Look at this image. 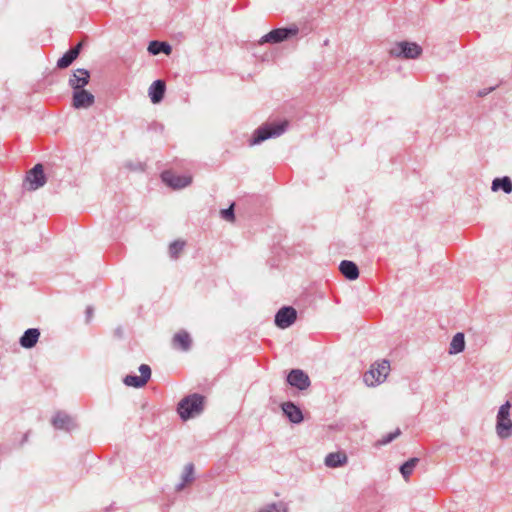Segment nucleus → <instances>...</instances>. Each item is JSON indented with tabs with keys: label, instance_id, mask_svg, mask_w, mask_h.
Listing matches in <instances>:
<instances>
[{
	"label": "nucleus",
	"instance_id": "nucleus-24",
	"mask_svg": "<svg viewBox=\"0 0 512 512\" xmlns=\"http://www.w3.org/2000/svg\"><path fill=\"white\" fill-rule=\"evenodd\" d=\"M148 51L152 55H157L159 53H165L168 55L171 53V46L166 42L151 41L148 46Z\"/></svg>",
	"mask_w": 512,
	"mask_h": 512
},
{
	"label": "nucleus",
	"instance_id": "nucleus-1",
	"mask_svg": "<svg viewBox=\"0 0 512 512\" xmlns=\"http://www.w3.org/2000/svg\"><path fill=\"white\" fill-rule=\"evenodd\" d=\"M205 397L198 393L184 397L177 406V412L184 421L199 416L204 410Z\"/></svg>",
	"mask_w": 512,
	"mask_h": 512
},
{
	"label": "nucleus",
	"instance_id": "nucleus-32",
	"mask_svg": "<svg viewBox=\"0 0 512 512\" xmlns=\"http://www.w3.org/2000/svg\"><path fill=\"white\" fill-rule=\"evenodd\" d=\"M115 335L117 337H122V334H123V331H122V328L118 327L116 330H115Z\"/></svg>",
	"mask_w": 512,
	"mask_h": 512
},
{
	"label": "nucleus",
	"instance_id": "nucleus-33",
	"mask_svg": "<svg viewBox=\"0 0 512 512\" xmlns=\"http://www.w3.org/2000/svg\"><path fill=\"white\" fill-rule=\"evenodd\" d=\"M492 90H493V88H490L488 91H486V90H485V91H480V92H479V96L487 95V94H488V92H490V91H492Z\"/></svg>",
	"mask_w": 512,
	"mask_h": 512
},
{
	"label": "nucleus",
	"instance_id": "nucleus-13",
	"mask_svg": "<svg viewBox=\"0 0 512 512\" xmlns=\"http://www.w3.org/2000/svg\"><path fill=\"white\" fill-rule=\"evenodd\" d=\"M52 425L55 429L71 431L76 427L74 419L65 412L58 411L52 418Z\"/></svg>",
	"mask_w": 512,
	"mask_h": 512
},
{
	"label": "nucleus",
	"instance_id": "nucleus-2",
	"mask_svg": "<svg viewBox=\"0 0 512 512\" xmlns=\"http://www.w3.org/2000/svg\"><path fill=\"white\" fill-rule=\"evenodd\" d=\"M511 403L506 401L499 407L496 416L495 431L497 436L504 440L512 436V419L510 417Z\"/></svg>",
	"mask_w": 512,
	"mask_h": 512
},
{
	"label": "nucleus",
	"instance_id": "nucleus-4",
	"mask_svg": "<svg viewBox=\"0 0 512 512\" xmlns=\"http://www.w3.org/2000/svg\"><path fill=\"white\" fill-rule=\"evenodd\" d=\"M390 370V364L387 360L376 363L364 374L363 380L368 386L378 385L386 379Z\"/></svg>",
	"mask_w": 512,
	"mask_h": 512
},
{
	"label": "nucleus",
	"instance_id": "nucleus-28",
	"mask_svg": "<svg viewBox=\"0 0 512 512\" xmlns=\"http://www.w3.org/2000/svg\"><path fill=\"white\" fill-rule=\"evenodd\" d=\"M185 247V242L181 240L173 241L169 246V254L173 259H177L180 253L183 251Z\"/></svg>",
	"mask_w": 512,
	"mask_h": 512
},
{
	"label": "nucleus",
	"instance_id": "nucleus-25",
	"mask_svg": "<svg viewBox=\"0 0 512 512\" xmlns=\"http://www.w3.org/2000/svg\"><path fill=\"white\" fill-rule=\"evenodd\" d=\"M194 479V465L192 463H188L182 474V481L176 486L177 491H181L187 483L192 482Z\"/></svg>",
	"mask_w": 512,
	"mask_h": 512
},
{
	"label": "nucleus",
	"instance_id": "nucleus-8",
	"mask_svg": "<svg viewBox=\"0 0 512 512\" xmlns=\"http://www.w3.org/2000/svg\"><path fill=\"white\" fill-rule=\"evenodd\" d=\"M297 318L296 310L291 306H284L275 315V324L281 329L290 327Z\"/></svg>",
	"mask_w": 512,
	"mask_h": 512
},
{
	"label": "nucleus",
	"instance_id": "nucleus-22",
	"mask_svg": "<svg viewBox=\"0 0 512 512\" xmlns=\"http://www.w3.org/2000/svg\"><path fill=\"white\" fill-rule=\"evenodd\" d=\"M491 189L493 191L502 190L504 193L510 194L512 192V181L507 176L495 178L492 182Z\"/></svg>",
	"mask_w": 512,
	"mask_h": 512
},
{
	"label": "nucleus",
	"instance_id": "nucleus-18",
	"mask_svg": "<svg viewBox=\"0 0 512 512\" xmlns=\"http://www.w3.org/2000/svg\"><path fill=\"white\" fill-rule=\"evenodd\" d=\"M40 336V331L36 328L27 329L21 336L19 343L23 348H32L36 345Z\"/></svg>",
	"mask_w": 512,
	"mask_h": 512
},
{
	"label": "nucleus",
	"instance_id": "nucleus-23",
	"mask_svg": "<svg viewBox=\"0 0 512 512\" xmlns=\"http://www.w3.org/2000/svg\"><path fill=\"white\" fill-rule=\"evenodd\" d=\"M465 349V340L464 334L459 332L456 333L449 346V354H458L461 353Z\"/></svg>",
	"mask_w": 512,
	"mask_h": 512
},
{
	"label": "nucleus",
	"instance_id": "nucleus-20",
	"mask_svg": "<svg viewBox=\"0 0 512 512\" xmlns=\"http://www.w3.org/2000/svg\"><path fill=\"white\" fill-rule=\"evenodd\" d=\"M348 461V457L344 452H333L329 453L325 457V465L331 468H337L345 465Z\"/></svg>",
	"mask_w": 512,
	"mask_h": 512
},
{
	"label": "nucleus",
	"instance_id": "nucleus-6",
	"mask_svg": "<svg viewBox=\"0 0 512 512\" xmlns=\"http://www.w3.org/2000/svg\"><path fill=\"white\" fill-rule=\"evenodd\" d=\"M299 32V29L296 25L285 28H277L271 30L269 33L265 34L259 40V44L271 43L277 44L281 43L293 36H296Z\"/></svg>",
	"mask_w": 512,
	"mask_h": 512
},
{
	"label": "nucleus",
	"instance_id": "nucleus-11",
	"mask_svg": "<svg viewBox=\"0 0 512 512\" xmlns=\"http://www.w3.org/2000/svg\"><path fill=\"white\" fill-rule=\"evenodd\" d=\"M287 382L299 390H305L311 384L309 376L301 369L291 370L287 376Z\"/></svg>",
	"mask_w": 512,
	"mask_h": 512
},
{
	"label": "nucleus",
	"instance_id": "nucleus-21",
	"mask_svg": "<svg viewBox=\"0 0 512 512\" xmlns=\"http://www.w3.org/2000/svg\"><path fill=\"white\" fill-rule=\"evenodd\" d=\"M191 337L186 331H180L173 337V345L183 351H187L191 347Z\"/></svg>",
	"mask_w": 512,
	"mask_h": 512
},
{
	"label": "nucleus",
	"instance_id": "nucleus-26",
	"mask_svg": "<svg viewBox=\"0 0 512 512\" xmlns=\"http://www.w3.org/2000/svg\"><path fill=\"white\" fill-rule=\"evenodd\" d=\"M419 462V458L413 457L400 466V472L405 480L413 473L414 468Z\"/></svg>",
	"mask_w": 512,
	"mask_h": 512
},
{
	"label": "nucleus",
	"instance_id": "nucleus-7",
	"mask_svg": "<svg viewBox=\"0 0 512 512\" xmlns=\"http://www.w3.org/2000/svg\"><path fill=\"white\" fill-rule=\"evenodd\" d=\"M140 376L137 375H127L123 379V382L126 386H131L135 388L143 387L151 377V368L147 364H141L139 367Z\"/></svg>",
	"mask_w": 512,
	"mask_h": 512
},
{
	"label": "nucleus",
	"instance_id": "nucleus-31",
	"mask_svg": "<svg viewBox=\"0 0 512 512\" xmlns=\"http://www.w3.org/2000/svg\"><path fill=\"white\" fill-rule=\"evenodd\" d=\"M92 314H93V308H92V307H90V306H89V307H87V308H86V315H87V319H88V320L91 318Z\"/></svg>",
	"mask_w": 512,
	"mask_h": 512
},
{
	"label": "nucleus",
	"instance_id": "nucleus-30",
	"mask_svg": "<svg viewBox=\"0 0 512 512\" xmlns=\"http://www.w3.org/2000/svg\"><path fill=\"white\" fill-rule=\"evenodd\" d=\"M221 217L226 220V221H229V222H233L234 219H235V215H234V204H232L230 207H228L227 209H223L221 210Z\"/></svg>",
	"mask_w": 512,
	"mask_h": 512
},
{
	"label": "nucleus",
	"instance_id": "nucleus-3",
	"mask_svg": "<svg viewBox=\"0 0 512 512\" xmlns=\"http://www.w3.org/2000/svg\"><path fill=\"white\" fill-rule=\"evenodd\" d=\"M286 127L287 122L265 124L260 126L255 130L253 137L250 140V145H257L269 138L278 137L285 132Z\"/></svg>",
	"mask_w": 512,
	"mask_h": 512
},
{
	"label": "nucleus",
	"instance_id": "nucleus-27",
	"mask_svg": "<svg viewBox=\"0 0 512 512\" xmlns=\"http://www.w3.org/2000/svg\"><path fill=\"white\" fill-rule=\"evenodd\" d=\"M257 512H288V507L286 503L280 501L268 504L260 508Z\"/></svg>",
	"mask_w": 512,
	"mask_h": 512
},
{
	"label": "nucleus",
	"instance_id": "nucleus-9",
	"mask_svg": "<svg viewBox=\"0 0 512 512\" xmlns=\"http://www.w3.org/2000/svg\"><path fill=\"white\" fill-rule=\"evenodd\" d=\"M26 182L29 184V190H37L45 185L46 177L44 175L42 164H36L28 172Z\"/></svg>",
	"mask_w": 512,
	"mask_h": 512
},
{
	"label": "nucleus",
	"instance_id": "nucleus-14",
	"mask_svg": "<svg viewBox=\"0 0 512 512\" xmlns=\"http://www.w3.org/2000/svg\"><path fill=\"white\" fill-rule=\"evenodd\" d=\"M89 79V71L83 68H78L70 77L69 85L73 88L74 91L84 89V87L89 83Z\"/></svg>",
	"mask_w": 512,
	"mask_h": 512
},
{
	"label": "nucleus",
	"instance_id": "nucleus-5",
	"mask_svg": "<svg viewBox=\"0 0 512 512\" xmlns=\"http://www.w3.org/2000/svg\"><path fill=\"white\" fill-rule=\"evenodd\" d=\"M422 53V48L414 43L408 41L397 42L390 50V54L396 58L415 59Z\"/></svg>",
	"mask_w": 512,
	"mask_h": 512
},
{
	"label": "nucleus",
	"instance_id": "nucleus-12",
	"mask_svg": "<svg viewBox=\"0 0 512 512\" xmlns=\"http://www.w3.org/2000/svg\"><path fill=\"white\" fill-rule=\"evenodd\" d=\"M95 102V97L92 93L85 89L73 91L72 105L76 109L88 108Z\"/></svg>",
	"mask_w": 512,
	"mask_h": 512
},
{
	"label": "nucleus",
	"instance_id": "nucleus-16",
	"mask_svg": "<svg viewBox=\"0 0 512 512\" xmlns=\"http://www.w3.org/2000/svg\"><path fill=\"white\" fill-rule=\"evenodd\" d=\"M82 48V43H78L75 47L69 49L61 58L57 61V67L60 69H65L69 67L73 61L78 57L80 50Z\"/></svg>",
	"mask_w": 512,
	"mask_h": 512
},
{
	"label": "nucleus",
	"instance_id": "nucleus-19",
	"mask_svg": "<svg viewBox=\"0 0 512 512\" xmlns=\"http://www.w3.org/2000/svg\"><path fill=\"white\" fill-rule=\"evenodd\" d=\"M339 270L342 275L348 280H356L359 277V269L357 265L349 260L341 261Z\"/></svg>",
	"mask_w": 512,
	"mask_h": 512
},
{
	"label": "nucleus",
	"instance_id": "nucleus-10",
	"mask_svg": "<svg viewBox=\"0 0 512 512\" xmlns=\"http://www.w3.org/2000/svg\"><path fill=\"white\" fill-rule=\"evenodd\" d=\"M163 182L174 189L185 188L192 182L191 176L176 175L170 171H165L161 175Z\"/></svg>",
	"mask_w": 512,
	"mask_h": 512
},
{
	"label": "nucleus",
	"instance_id": "nucleus-17",
	"mask_svg": "<svg viewBox=\"0 0 512 512\" xmlns=\"http://www.w3.org/2000/svg\"><path fill=\"white\" fill-rule=\"evenodd\" d=\"M165 89H166V86H165L164 81H162V80L154 81L150 85L149 90H148V94L151 99V102L154 104L159 103L164 97Z\"/></svg>",
	"mask_w": 512,
	"mask_h": 512
},
{
	"label": "nucleus",
	"instance_id": "nucleus-29",
	"mask_svg": "<svg viewBox=\"0 0 512 512\" xmlns=\"http://www.w3.org/2000/svg\"><path fill=\"white\" fill-rule=\"evenodd\" d=\"M401 434V430L397 428L395 431L387 433L382 436L377 442V446H384L391 443L394 439H396Z\"/></svg>",
	"mask_w": 512,
	"mask_h": 512
},
{
	"label": "nucleus",
	"instance_id": "nucleus-15",
	"mask_svg": "<svg viewBox=\"0 0 512 512\" xmlns=\"http://www.w3.org/2000/svg\"><path fill=\"white\" fill-rule=\"evenodd\" d=\"M284 415L294 424H299L303 421V413L301 409L293 402H285L281 405Z\"/></svg>",
	"mask_w": 512,
	"mask_h": 512
}]
</instances>
